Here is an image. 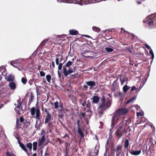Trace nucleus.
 <instances>
[{
	"instance_id": "22",
	"label": "nucleus",
	"mask_w": 156,
	"mask_h": 156,
	"mask_svg": "<svg viewBox=\"0 0 156 156\" xmlns=\"http://www.w3.org/2000/svg\"><path fill=\"white\" fill-rule=\"evenodd\" d=\"M36 110L34 107H32L30 109V113L32 117L35 118V114Z\"/></svg>"
},
{
	"instance_id": "59",
	"label": "nucleus",
	"mask_w": 156,
	"mask_h": 156,
	"mask_svg": "<svg viewBox=\"0 0 156 156\" xmlns=\"http://www.w3.org/2000/svg\"><path fill=\"white\" fill-rule=\"evenodd\" d=\"M20 121L21 122H23L24 121V119L23 117H20Z\"/></svg>"
},
{
	"instance_id": "16",
	"label": "nucleus",
	"mask_w": 156,
	"mask_h": 156,
	"mask_svg": "<svg viewBox=\"0 0 156 156\" xmlns=\"http://www.w3.org/2000/svg\"><path fill=\"white\" fill-rule=\"evenodd\" d=\"M8 86L12 90H15L16 88V83L13 81L9 82Z\"/></svg>"
},
{
	"instance_id": "63",
	"label": "nucleus",
	"mask_w": 156,
	"mask_h": 156,
	"mask_svg": "<svg viewBox=\"0 0 156 156\" xmlns=\"http://www.w3.org/2000/svg\"><path fill=\"white\" fill-rule=\"evenodd\" d=\"M58 75L59 77H61V73H60L59 71V70H58Z\"/></svg>"
},
{
	"instance_id": "17",
	"label": "nucleus",
	"mask_w": 156,
	"mask_h": 156,
	"mask_svg": "<svg viewBox=\"0 0 156 156\" xmlns=\"http://www.w3.org/2000/svg\"><path fill=\"white\" fill-rule=\"evenodd\" d=\"M51 116L50 113H48L46 115L44 123H47L48 122L52 120Z\"/></svg>"
},
{
	"instance_id": "61",
	"label": "nucleus",
	"mask_w": 156,
	"mask_h": 156,
	"mask_svg": "<svg viewBox=\"0 0 156 156\" xmlns=\"http://www.w3.org/2000/svg\"><path fill=\"white\" fill-rule=\"evenodd\" d=\"M81 115L83 118H84L85 116V113H84L82 112L81 113Z\"/></svg>"
},
{
	"instance_id": "42",
	"label": "nucleus",
	"mask_w": 156,
	"mask_h": 156,
	"mask_svg": "<svg viewBox=\"0 0 156 156\" xmlns=\"http://www.w3.org/2000/svg\"><path fill=\"white\" fill-rule=\"evenodd\" d=\"M34 99V97L33 96V94L32 93H31V100L30 99L29 102V103L30 104V103Z\"/></svg>"
},
{
	"instance_id": "41",
	"label": "nucleus",
	"mask_w": 156,
	"mask_h": 156,
	"mask_svg": "<svg viewBox=\"0 0 156 156\" xmlns=\"http://www.w3.org/2000/svg\"><path fill=\"white\" fill-rule=\"evenodd\" d=\"M111 127H112L111 126ZM113 127H114L112 128H112L111 129H110V131H109V137H112V134L113 132V130L112 129H113Z\"/></svg>"
},
{
	"instance_id": "39",
	"label": "nucleus",
	"mask_w": 156,
	"mask_h": 156,
	"mask_svg": "<svg viewBox=\"0 0 156 156\" xmlns=\"http://www.w3.org/2000/svg\"><path fill=\"white\" fill-rule=\"evenodd\" d=\"M55 108V109H57L59 107L58 103V101H56L54 103Z\"/></svg>"
},
{
	"instance_id": "50",
	"label": "nucleus",
	"mask_w": 156,
	"mask_h": 156,
	"mask_svg": "<svg viewBox=\"0 0 156 156\" xmlns=\"http://www.w3.org/2000/svg\"><path fill=\"white\" fill-rule=\"evenodd\" d=\"M146 83V81L144 82H143V83L142 84V83H141L140 85V89L139 90V91L140 90V89H141V88Z\"/></svg>"
},
{
	"instance_id": "54",
	"label": "nucleus",
	"mask_w": 156,
	"mask_h": 156,
	"mask_svg": "<svg viewBox=\"0 0 156 156\" xmlns=\"http://www.w3.org/2000/svg\"><path fill=\"white\" fill-rule=\"evenodd\" d=\"M107 148L106 147V149H105V151L104 154V156H108V155H109L108 154H107Z\"/></svg>"
},
{
	"instance_id": "60",
	"label": "nucleus",
	"mask_w": 156,
	"mask_h": 156,
	"mask_svg": "<svg viewBox=\"0 0 156 156\" xmlns=\"http://www.w3.org/2000/svg\"><path fill=\"white\" fill-rule=\"evenodd\" d=\"M45 42L46 41H43L41 44V45L42 46L44 45Z\"/></svg>"
},
{
	"instance_id": "4",
	"label": "nucleus",
	"mask_w": 156,
	"mask_h": 156,
	"mask_svg": "<svg viewBox=\"0 0 156 156\" xmlns=\"http://www.w3.org/2000/svg\"><path fill=\"white\" fill-rule=\"evenodd\" d=\"M156 17V14L155 15V17ZM156 18H154L151 17V16H148L145 19L143 20L144 22L145 23H147L148 24V26L149 28L152 27L154 23V20H155Z\"/></svg>"
},
{
	"instance_id": "32",
	"label": "nucleus",
	"mask_w": 156,
	"mask_h": 156,
	"mask_svg": "<svg viewBox=\"0 0 156 156\" xmlns=\"http://www.w3.org/2000/svg\"><path fill=\"white\" fill-rule=\"evenodd\" d=\"M149 53L151 55V58L153 59L154 58V55L152 50L151 49L149 51Z\"/></svg>"
},
{
	"instance_id": "2",
	"label": "nucleus",
	"mask_w": 156,
	"mask_h": 156,
	"mask_svg": "<svg viewBox=\"0 0 156 156\" xmlns=\"http://www.w3.org/2000/svg\"><path fill=\"white\" fill-rule=\"evenodd\" d=\"M127 123V120H123L120 123L119 126L115 132L116 136H119V138H121L122 136Z\"/></svg>"
},
{
	"instance_id": "3",
	"label": "nucleus",
	"mask_w": 156,
	"mask_h": 156,
	"mask_svg": "<svg viewBox=\"0 0 156 156\" xmlns=\"http://www.w3.org/2000/svg\"><path fill=\"white\" fill-rule=\"evenodd\" d=\"M21 62L20 61V59L12 61L10 62V64L14 67L17 68L19 71H21L23 69L25 70L27 67H23L21 65Z\"/></svg>"
},
{
	"instance_id": "25",
	"label": "nucleus",
	"mask_w": 156,
	"mask_h": 156,
	"mask_svg": "<svg viewBox=\"0 0 156 156\" xmlns=\"http://www.w3.org/2000/svg\"><path fill=\"white\" fill-rule=\"evenodd\" d=\"M130 88V87L126 85L123 87V90L124 92H126Z\"/></svg>"
},
{
	"instance_id": "5",
	"label": "nucleus",
	"mask_w": 156,
	"mask_h": 156,
	"mask_svg": "<svg viewBox=\"0 0 156 156\" xmlns=\"http://www.w3.org/2000/svg\"><path fill=\"white\" fill-rule=\"evenodd\" d=\"M99 148V144L97 143L94 149L91 150L90 152H89L87 153L88 156H97L98 153V151Z\"/></svg>"
},
{
	"instance_id": "26",
	"label": "nucleus",
	"mask_w": 156,
	"mask_h": 156,
	"mask_svg": "<svg viewBox=\"0 0 156 156\" xmlns=\"http://www.w3.org/2000/svg\"><path fill=\"white\" fill-rule=\"evenodd\" d=\"M105 51L108 53H110L114 51L113 48L109 47H106L105 48Z\"/></svg>"
},
{
	"instance_id": "33",
	"label": "nucleus",
	"mask_w": 156,
	"mask_h": 156,
	"mask_svg": "<svg viewBox=\"0 0 156 156\" xmlns=\"http://www.w3.org/2000/svg\"><path fill=\"white\" fill-rule=\"evenodd\" d=\"M27 147L29 149L30 151H31L32 149V144L31 143L27 144H26Z\"/></svg>"
},
{
	"instance_id": "10",
	"label": "nucleus",
	"mask_w": 156,
	"mask_h": 156,
	"mask_svg": "<svg viewBox=\"0 0 156 156\" xmlns=\"http://www.w3.org/2000/svg\"><path fill=\"white\" fill-rule=\"evenodd\" d=\"M58 116L60 118L62 119L64 115L66 113L65 108H61L58 111Z\"/></svg>"
},
{
	"instance_id": "23",
	"label": "nucleus",
	"mask_w": 156,
	"mask_h": 156,
	"mask_svg": "<svg viewBox=\"0 0 156 156\" xmlns=\"http://www.w3.org/2000/svg\"><path fill=\"white\" fill-rule=\"evenodd\" d=\"M105 98L104 97H102L101 100V104L98 106V108L100 109L101 107L103 104V103H105Z\"/></svg>"
},
{
	"instance_id": "51",
	"label": "nucleus",
	"mask_w": 156,
	"mask_h": 156,
	"mask_svg": "<svg viewBox=\"0 0 156 156\" xmlns=\"http://www.w3.org/2000/svg\"><path fill=\"white\" fill-rule=\"evenodd\" d=\"M58 60H59L58 58H56L55 59V61L56 64L57 65H58L59 64Z\"/></svg>"
},
{
	"instance_id": "49",
	"label": "nucleus",
	"mask_w": 156,
	"mask_h": 156,
	"mask_svg": "<svg viewBox=\"0 0 156 156\" xmlns=\"http://www.w3.org/2000/svg\"><path fill=\"white\" fill-rule=\"evenodd\" d=\"M144 115V114L143 112H139L137 113V116H139L140 115L143 116Z\"/></svg>"
},
{
	"instance_id": "27",
	"label": "nucleus",
	"mask_w": 156,
	"mask_h": 156,
	"mask_svg": "<svg viewBox=\"0 0 156 156\" xmlns=\"http://www.w3.org/2000/svg\"><path fill=\"white\" fill-rule=\"evenodd\" d=\"M107 107V106L106 105V104L105 103H103V105H102L100 108H101L102 110H104L108 108Z\"/></svg>"
},
{
	"instance_id": "20",
	"label": "nucleus",
	"mask_w": 156,
	"mask_h": 156,
	"mask_svg": "<svg viewBox=\"0 0 156 156\" xmlns=\"http://www.w3.org/2000/svg\"><path fill=\"white\" fill-rule=\"evenodd\" d=\"M141 150H140L138 151H130L129 153L133 155L136 156L139 155L141 153Z\"/></svg>"
},
{
	"instance_id": "35",
	"label": "nucleus",
	"mask_w": 156,
	"mask_h": 156,
	"mask_svg": "<svg viewBox=\"0 0 156 156\" xmlns=\"http://www.w3.org/2000/svg\"><path fill=\"white\" fill-rule=\"evenodd\" d=\"M46 79L47 81L48 82H49L51 80V76L50 75H47L46 76Z\"/></svg>"
},
{
	"instance_id": "30",
	"label": "nucleus",
	"mask_w": 156,
	"mask_h": 156,
	"mask_svg": "<svg viewBox=\"0 0 156 156\" xmlns=\"http://www.w3.org/2000/svg\"><path fill=\"white\" fill-rule=\"evenodd\" d=\"M129 141L128 139H126L125 142V148H127L129 146Z\"/></svg>"
},
{
	"instance_id": "29",
	"label": "nucleus",
	"mask_w": 156,
	"mask_h": 156,
	"mask_svg": "<svg viewBox=\"0 0 156 156\" xmlns=\"http://www.w3.org/2000/svg\"><path fill=\"white\" fill-rule=\"evenodd\" d=\"M37 142H34L33 143V150L36 151L37 150Z\"/></svg>"
},
{
	"instance_id": "31",
	"label": "nucleus",
	"mask_w": 156,
	"mask_h": 156,
	"mask_svg": "<svg viewBox=\"0 0 156 156\" xmlns=\"http://www.w3.org/2000/svg\"><path fill=\"white\" fill-rule=\"evenodd\" d=\"M6 156H16V155L12 153L9 152L7 151L6 153Z\"/></svg>"
},
{
	"instance_id": "44",
	"label": "nucleus",
	"mask_w": 156,
	"mask_h": 156,
	"mask_svg": "<svg viewBox=\"0 0 156 156\" xmlns=\"http://www.w3.org/2000/svg\"><path fill=\"white\" fill-rule=\"evenodd\" d=\"M40 76L41 77L44 76L45 75V73L43 71H40Z\"/></svg>"
},
{
	"instance_id": "24",
	"label": "nucleus",
	"mask_w": 156,
	"mask_h": 156,
	"mask_svg": "<svg viewBox=\"0 0 156 156\" xmlns=\"http://www.w3.org/2000/svg\"><path fill=\"white\" fill-rule=\"evenodd\" d=\"M92 29L93 31L97 33L99 32L101 30L100 28L95 26H94L92 27Z\"/></svg>"
},
{
	"instance_id": "14",
	"label": "nucleus",
	"mask_w": 156,
	"mask_h": 156,
	"mask_svg": "<svg viewBox=\"0 0 156 156\" xmlns=\"http://www.w3.org/2000/svg\"><path fill=\"white\" fill-rule=\"evenodd\" d=\"M40 110L39 109L37 108L36 110V115L35 116V118L36 117L37 118L36 123H37L38 120H39L40 121H41V119L40 118Z\"/></svg>"
},
{
	"instance_id": "15",
	"label": "nucleus",
	"mask_w": 156,
	"mask_h": 156,
	"mask_svg": "<svg viewBox=\"0 0 156 156\" xmlns=\"http://www.w3.org/2000/svg\"><path fill=\"white\" fill-rule=\"evenodd\" d=\"M45 137L44 135H43L41 139H39L38 141V146H41L44 142Z\"/></svg>"
},
{
	"instance_id": "53",
	"label": "nucleus",
	"mask_w": 156,
	"mask_h": 156,
	"mask_svg": "<svg viewBox=\"0 0 156 156\" xmlns=\"http://www.w3.org/2000/svg\"><path fill=\"white\" fill-rule=\"evenodd\" d=\"M33 79H30L29 80L28 83H29L30 84V85H31L33 84Z\"/></svg>"
},
{
	"instance_id": "48",
	"label": "nucleus",
	"mask_w": 156,
	"mask_h": 156,
	"mask_svg": "<svg viewBox=\"0 0 156 156\" xmlns=\"http://www.w3.org/2000/svg\"><path fill=\"white\" fill-rule=\"evenodd\" d=\"M116 152V156H120L121 153V151H115Z\"/></svg>"
},
{
	"instance_id": "37",
	"label": "nucleus",
	"mask_w": 156,
	"mask_h": 156,
	"mask_svg": "<svg viewBox=\"0 0 156 156\" xmlns=\"http://www.w3.org/2000/svg\"><path fill=\"white\" fill-rule=\"evenodd\" d=\"M20 122H19V120L17 119L16 121V127L17 128H20Z\"/></svg>"
},
{
	"instance_id": "6",
	"label": "nucleus",
	"mask_w": 156,
	"mask_h": 156,
	"mask_svg": "<svg viewBox=\"0 0 156 156\" xmlns=\"http://www.w3.org/2000/svg\"><path fill=\"white\" fill-rule=\"evenodd\" d=\"M63 73L65 76H67L69 74H71L73 72V70L70 67H69V69L67 70L65 66H63Z\"/></svg>"
},
{
	"instance_id": "13",
	"label": "nucleus",
	"mask_w": 156,
	"mask_h": 156,
	"mask_svg": "<svg viewBox=\"0 0 156 156\" xmlns=\"http://www.w3.org/2000/svg\"><path fill=\"white\" fill-rule=\"evenodd\" d=\"M5 79L7 81L10 82L14 81L15 79V77L13 75L11 74L7 76Z\"/></svg>"
},
{
	"instance_id": "19",
	"label": "nucleus",
	"mask_w": 156,
	"mask_h": 156,
	"mask_svg": "<svg viewBox=\"0 0 156 156\" xmlns=\"http://www.w3.org/2000/svg\"><path fill=\"white\" fill-rule=\"evenodd\" d=\"M79 120H78L77 121V126H78V133L80 135V136L81 138H83L84 137V133L82 132L80 128L79 125Z\"/></svg>"
},
{
	"instance_id": "7",
	"label": "nucleus",
	"mask_w": 156,
	"mask_h": 156,
	"mask_svg": "<svg viewBox=\"0 0 156 156\" xmlns=\"http://www.w3.org/2000/svg\"><path fill=\"white\" fill-rule=\"evenodd\" d=\"M16 139L18 140V143L19 144L20 147L27 154L28 156H30L28 154V152L25 147L24 144L20 140V138L19 135L18 134H16V136H15Z\"/></svg>"
},
{
	"instance_id": "45",
	"label": "nucleus",
	"mask_w": 156,
	"mask_h": 156,
	"mask_svg": "<svg viewBox=\"0 0 156 156\" xmlns=\"http://www.w3.org/2000/svg\"><path fill=\"white\" fill-rule=\"evenodd\" d=\"M88 103L86 105V107L88 108H90V107L91 104L89 101H88Z\"/></svg>"
},
{
	"instance_id": "11",
	"label": "nucleus",
	"mask_w": 156,
	"mask_h": 156,
	"mask_svg": "<svg viewBox=\"0 0 156 156\" xmlns=\"http://www.w3.org/2000/svg\"><path fill=\"white\" fill-rule=\"evenodd\" d=\"M87 86H90V89H92L94 87L96 86V83L93 81H90L86 82Z\"/></svg>"
},
{
	"instance_id": "38",
	"label": "nucleus",
	"mask_w": 156,
	"mask_h": 156,
	"mask_svg": "<svg viewBox=\"0 0 156 156\" xmlns=\"http://www.w3.org/2000/svg\"><path fill=\"white\" fill-rule=\"evenodd\" d=\"M106 103V105L107 106V108H109L111 105V103L110 101H107Z\"/></svg>"
},
{
	"instance_id": "62",
	"label": "nucleus",
	"mask_w": 156,
	"mask_h": 156,
	"mask_svg": "<svg viewBox=\"0 0 156 156\" xmlns=\"http://www.w3.org/2000/svg\"><path fill=\"white\" fill-rule=\"evenodd\" d=\"M27 58H20V61L21 62L23 61H25L27 59Z\"/></svg>"
},
{
	"instance_id": "21",
	"label": "nucleus",
	"mask_w": 156,
	"mask_h": 156,
	"mask_svg": "<svg viewBox=\"0 0 156 156\" xmlns=\"http://www.w3.org/2000/svg\"><path fill=\"white\" fill-rule=\"evenodd\" d=\"M93 100V103L97 104L98 103L99 101V98L98 96H94L92 98Z\"/></svg>"
},
{
	"instance_id": "8",
	"label": "nucleus",
	"mask_w": 156,
	"mask_h": 156,
	"mask_svg": "<svg viewBox=\"0 0 156 156\" xmlns=\"http://www.w3.org/2000/svg\"><path fill=\"white\" fill-rule=\"evenodd\" d=\"M6 74V69L5 67L1 66L0 67V80L2 78V76H5Z\"/></svg>"
},
{
	"instance_id": "1",
	"label": "nucleus",
	"mask_w": 156,
	"mask_h": 156,
	"mask_svg": "<svg viewBox=\"0 0 156 156\" xmlns=\"http://www.w3.org/2000/svg\"><path fill=\"white\" fill-rule=\"evenodd\" d=\"M129 109L127 108H119L114 113L111 125L112 128L115 126V124L118 122V121L120 120V115L127 113Z\"/></svg>"
},
{
	"instance_id": "52",
	"label": "nucleus",
	"mask_w": 156,
	"mask_h": 156,
	"mask_svg": "<svg viewBox=\"0 0 156 156\" xmlns=\"http://www.w3.org/2000/svg\"><path fill=\"white\" fill-rule=\"evenodd\" d=\"M81 101H82V100H80V103H81V104L83 106H85L86 105V102H84L83 103H81Z\"/></svg>"
},
{
	"instance_id": "64",
	"label": "nucleus",
	"mask_w": 156,
	"mask_h": 156,
	"mask_svg": "<svg viewBox=\"0 0 156 156\" xmlns=\"http://www.w3.org/2000/svg\"><path fill=\"white\" fill-rule=\"evenodd\" d=\"M127 50L130 53H132V51L131 50L130 48H127Z\"/></svg>"
},
{
	"instance_id": "43",
	"label": "nucleus",
	"mask_w": 156,
	"mask_h": 156,
	"mask_svg": "<svg viewBox=\"0 0 156 156\" xmlns=\"http://www.w3.org/2000/svg\"><path fill=\"white\" fill-rule=\"evenodd\" d=\"M120 80L121 81V84L122 85H123L125 81L124 79V78L122 79L121 77H120Z\"/></svg>"
},
{
	"instance_id": "57",
	"label": "nucleus",
	"mask_w": 156,
	"mask_h": 156,
	"mask_svg": "<svg viewBox=\"0 0 156 156\" xmlns=\"http://www.w3.org/2000/svg\"><path fill=\"white\" fill-rule=\"evenodd\" d=\"M42 111H43V110H44V109H42ZM44 112H46V113L47 114H48V113H49V112L48 111L47 108H44Z\"/></svg>"
},
{
	"instance_id": "36",
	"label": "nucleus",
	"mask_w": 156,
	"mask_h": 156,
	"mask_svg": "<svg viewBox=\"0 0 156 156\" xmlns=\"http://www.w3.org/2000/svg\"><path fill=\"white\" fill-rule=\"evenodd\" d=\"M136 99V97H133L129 99L126 102V104H128L131 102L132 101H134Z\"/></svg>"
},
{
	"instance_id": "28",
	"label": "nucleus",
	"mask_w": 156,
	"mask_h": 156,
	"mask_svg": "<svg viewBox=\"0 0 156 156\" xmlns=\"http://www.w3.org/2000/svg\"><path fill=\"white\" fill-rule=\"evenodd\" d=\"M72 62L70 61H69L67 62L66 63V65H64L63 66H64L66 68L68 67L69 68V67H70V66L72 65Z\"/></svg>"
},
{
	"instance_id": "58",
	"label": "nucleus",
	"mask_w": 156,
	"mask_h": 156,
	"mask_svg": "<svg viewBox=\"0 0 156 156\" xmlns=\"http://www.w3.org/2000/svg\"><path fill=\"white\" fill-rule=\"evenodd\" d=\"M136 89V87L135 86H133V87H132L131 89V91H133Z\"/></svg>"
},
{
	"instance_id": "46",
	"label": "nucleus",
	"mask_w": 156,
	"mask_h": 156,
	"mask_svg": "<svg viewBox=\"0 0 156 156\" xmlns=\"http://www.w3.org/2000/svg\"><path fill=\"white\" fill-rule=\"evenodd\" d=\"M122 151L121 147L119 146H117L115 151Z\"/></svg>"
},
{
	"instance_id": "18",
	"label": "nucleus",
	"mask_w": 156,
	"mask_h": 156,
	"mask_svg": "<svg viewBox=\"0 0 156 156\" xmlns=\"http://www.w3.org/2000/svg\"><path fill=\"white\" fill-rule=\"evenodd\" d=\"M69 32L70 34L73 35H77L79 34L78 31L75 29L70 30Z\"/></svg>"
},
{
	"instance_id": "34",
	"label": "nucleus",
	"mask_w": 156,
	"mask_h": 156,
	"mask_svg": "<svg viewBox=\"0 0 156 156\" xmlns=\"http://www.w3.org/2000/svg\"><path fill=\"white\" fill-rule=\"evenodd\" d=\"M21 82L24 84H26L27 82L26 78L24 77H23L21 79Z\"/></svg>"
},
{
	"instance_id": "56",
	"label": "nucleus",
	"mask_w": 156,
	"mask_h": 156,
	"mask_svg": "<svg viewBox=\"0 0 156 156\" xmlns=\"http://www.w3.org/2000/svg\"><path fill=\"white\" fill-rule=\"evenodd\" d=\"M45 133V131L44 130V129H42V130H41V135H44V134Z\"/></svg>"
},
{
	"instance_id": "12",
	"label": "nucleus",
	"mask_w": 156,
	"mask_h": 156,
	"mask_svg": "<svg viewBox=\"0 0 156 156\" xmlns=\"http://www.w3.org/2000/svg\"><path fill=\"white\" fill-rule=\"evenodd\" d=\"M93 52L91 51H86L82 53V55L83 57L87 58L90 57V55H92Z\"/></svg>"
},
{
	"instance_id": "55",
	"label": "nucleus",
	"mask_w": 156,
	"mask_h": 156,
	"mask_svg": "<svg viewBox=\"0 0 156 156\" xmlns=\"http://www.w3.org/2000/svg\"><path fill=\"white\" fill-rule=\"evenodd\" d=\"M144 45L147 48L149 49H151L150 47L147 44H145Z\"/></svg>"
},
{
	"instance_id": "47",
	"label": "nucleus",
	"mask_w": 156,
	"mask_h": 156,
	"mask_svg": "<svg viewBox=\"0 0 156 156\" xmlns=\"http://www.w3.org/2000/svg\"><path fill=\"white\" fill-rule=\"evenodd\" d=\"M66 145H65V148H66V154H68V149H67V146L68 145V144L67 143H66Z\"/></svg>"
},
{
	"instance_id": "9",
	"label": "nucleus",
	"mask_w": 156,
	"mask_h": 156,
	"mask_svg": "<svg viewBox=\"0 0 156 156\" xmlns=\"http://www.w3.org/2000/svg\"><path fill=\"white\" fill-rule=\"evenodd\" d=\"M20 99L17 100V105H16V104H14V105L15 106H16V107L15 108V110L18 114L19 113L20 108L21 105V103L20 102Z\"/></svg>"
},
{
	"instance_id": "40",
	"label": "nucleus",
	"mask_w": 156,
	"mask_h": 156,
	"mask_svg": "<svg viewBox=\"0 0 156 156\" xmlns=\"http://www.w3.org/2000/svg\"><path fill=\"white\" fill-rule=\"evenodd\" d=\"M64 62L63 63H60L58 66V70H61Z\"/></svg>"
}]
</instances>
